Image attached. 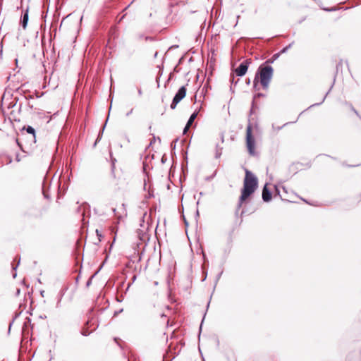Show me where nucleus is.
Returning a JSON list of instances; mask_svg holds the SVG:
<instances>
[{"label":"nucleus","instance_id":"nucleus-1","mask_svg":"<svg viewBox=\"0 0 361 361\" xmlns=\"http://www.w3.org/2000/svg\"><path fill=\"white\" fill-rule=\"evenodd\" d=\"M257 179L255 176L246 169L243 188L238 204V208L241 207L243 202H245L255 191L257 188Z\"/></svg>","mask_w":361,"mask_h":361},{"label":"nucleus","instance_id":"nucleus-2","mask_svg":"<svg viewBox=\"0 0 361 361\" xmlns=\"http://www.w3.org/2000/svg\"><path fill=\"white\" fill-rule=\"evenodd\" d=\"M274 70L273 68L270 66H260L258 68L257 74L256 75L253 83L254 87L256 89L259 78L258 75H259V80L262 86L264 89H267L269 85V82L273 76Z\"/></svg>","mask_w":361,"mask_h":361},{"label":"nucleus","instance_id":"nucleus-3","mask_svg":"<svg viewBox=\"0 0 361 361\" xmlns=\"http://www.w3.org/2000/svg\"><path fill=\"white\" fill-rule=\"evenodd\" d=\"M246 145L248 152L252 156H255L257 152H255V140L252 135V126L250 123L248 124L246 129Z\"/></svg>","mask_w":361,"mask_h":361},{"label":"nucleus","instance_id":"nucleus-4","mask_svg":"<svg viewBox=\"0 0 361 361\" xmlns=\"http://www.w3.org/2000/svg\"><path fill=\"white\" fill-rule=\"evenodd\" d=\"M186 95V88L185 86H182L179 88L176 94H175L173 101L171 104V109H175L177 104L185 97Z\"/></svg>","mask_w":361,"mask_h":361},{"label":"nucleus","instance_id":"nucleus-5","mask_svg":"<svg viewBox=\"0 0 361 361\" xmlns=\"http://www.w3.org/2000/svg\"><path fill=\"white\" fill-rule=\"evenodd\" d=\"M252 61L250 59H246L243 61L239 66L235 69V72L238 76L242 77L245 75L249 65L251 63Z\"/></svg>","mask_w":361,"mask_h":361},{"label":"nucleus","instance_id":"nucleus-6","mask_svg":"<svg viewBox=\"0 0 361 361\" xmlns=\"http://www.w3.org/2000/svg\"><path fill=\"white\" fill-rule=\"evenodd\" d=\"M271 198V194L265 185L262 190V199L264 202H268Z\"/></svg>","mask_w":361,"mask_h":361},{"label":"nucleus","instance_id":"nucleus-7","mask_svg":"<svg viewBox=\"0 0 361 361\" xmlns=\"http://www.w3.org/2000/svg\"><path fill=\"white\" fill-rule=\"evenodd\" d=\"M27 21H28V13H27V11L24 13L23 16V18L21 20V25L22 27L25 29L27 26Z\"/></svg>","mask_w":361,"mask_h":361},{"label":"nucleus","instance_id":"nucleus-8","mask_svg":"<svg viewBox=\"0 0 361 361\" xmlns=\"http://www.w3.org/2000/svg\"><path fill=\"white\" fill-rule=\"evenodd\" d=\"M197 116V112H194L193 114H192L187 122V126H191L192 124L193 121H195V119L196 118Z\"/></svg>","mask_w":361,"mask_h":361},{"label":"nucleus","instance_id":"nucleus-9","mask_svg":"<svg viewBox=\"0 0 361 361\" xmlns=\"http://www.w3.org/2000/svg\"><path fill=\"white\" fill-rule=\"evenodd\" d=\"M222 154V147L219 145H216L215 158L219 159Z\"/></svg>","mask_w":361,"mask_h":361},{"label":"nucleus","instance_id":"nucleus-10","mask_svg":"<svg viewBox=\"0 0 361 361\" xmlns=\"http://www.w3.org/2000/svg\"><path fill=\"white\" fill-rule=\"evenodd\" d=\"M26 131H27L28 133H30V134H32V135H35V129H34L32 127H31V126H27V127L26 128Z\"/></svg>","mask_w":361,"mask_h":361},{"label":"nucleus","instance_id":"nucleus-11","mask_svg":"<svg viewBox=\"0 0 361 361\" xmlns=\"http://www.w3.org/2000/svg\"><path fill=\"white\" fill-rule=\"evenodd\" d=\"M42 192H43V195L45 198H49V195L48 193V192L45 189V185L44 184L43 185V188H42Z\"/></svg>","mask_w":361,"mask_h":361},{"label":"nucleus","instance_id":"nucleus-12","mask_svg":"<svg viewBox=\"0 0 361 361\" xmlns=\"http://www.w3.org/2000/svg\"><path fill=\"white\" fill-rule=\"evenodd\" d=\"M293 42L289 44L288 46L284 47L281 51V53H286L293 45Z\"/></svg>","mask_w":361,"mask_h":361},{"label":"nucleus","instance_id":"nucleus-13","mask_svg":"<svg viewBox=\"0 0 361 361\" xmlns=\"http://www.w3.org/2000/svg\"><path fill=\"white\" fill-rule=\"evenodd\" d=\"M190 126H185V127L183 129V133H186V132L188 130V129L190 128Z\"/></svg>","mask_w":361,"mask_h":361},{"label":"nucleus","instance_id":"nucleus-14","mask_svg":"<svg viewBox=\"0 0 361 361\" xmlns=\"http://www.w3.org/2000/svg\"><path fill=\"white\" fill-rule=\"evenodd\" d=\"M325 98H326V96H324V97H323V99H322V101H321L319 103L315 104V105H319V104H321L324 101ZM312 106H314V104H313Z\"/></svg>","mask_w":361,"mask_h":361},{"label":"nucleus","instance_id":"nucleus-15","mask_svg":"<svg viewBox=\"0 0 361 361\" xmlns=\"http://www.w3.org/2000/svg\"><path fill=\"white\" fill-rule=\"evenodd\" d=\"M262 96H263V94L262 93H258V94H255L254 97V100L256 99V97H262Z\"/></svg>","mask_w":361,"mask_h":361},{"label":"nucleus","instance_id":"nucleus-16","mask_svg":"<svg viewBox=\"0 0 361 361\" xmlns=\"http://www.w3.org/2000/svg\"><path fill=\"white\" fill-rule=\"evenodd\" d=\"M146 238L147 237L145 234H143L142 237H140L141 240H145Z\"/></svg>","mask_w":361,"mask_h":361},{"label":"nucleus","instance_id":"nucleus-17","mask_svg":"<svg viewBox=\"0 0 361 361\" xmlns=\"http://www.w3.org/2000/svg\"><path fill=\"white\" fill-rule=\"evenodd\" d=\"M82 334L84 335V336H87L90 333L89 332H87L86 331L83 330L82 331Z\"/></svg>","mask_w":361,"mask_h":361},{"label":"nucleus","instance_id":"nucleus-18","mask_svg":"<svg viewBox=\"0 0 361 361\" xmlns=\"http://www.w3.org/2000/svg\"><path fill=\"white\" fill-rule=\"evenodd\" d=\"M66 18H67V17L63 18L62 21H61V26L62 25V24H63V23H65Z\"/></svg>","mask_w":361,"mask_h":361},{"label":"nucleus","instance_id":"nucleus-19","mask_svg":"<svg viewBox=\"0 0 361 361\" xmlns=\"http://www.w3.org/2000/svg\"><path fill=\"white\" fill-rule=\"evenodd\" d=\"M133 110V109H132L129 112H128V113L126 114V116H130V115L132 114Z\"/></svg>","mask_w":361,"mask_h":361},{"label":"nucleus","instance_id":"nucleus-20","mask_svg":"<svg viewBox=\"0 0 361 361\" xmlns=\"http://www.w3.org/2000/svg\"><path fill=\"white\" fill-rule=\"evenodd\" d=\"M19 263H20V259L18 260L17 265H16V267H13V269L14 270H16V267H18V265L19 264Z\"/></svg>","mask_w":361,"mask_h":361},{"label":"nucleus","instance_id":"nucleus-21","mask_svg":"<svg viewBox=\"0 0 361 361\" xmlns=\"http://www.w3.org/2000/svg\"><path fill=\"white\" fill-rule=\"evenodd\" d=\"M20 290L19 288H18L16 290V295H19L20 294Z\"/></svg>","mask_w":361,"mask_h":361},{"label":"nucleus","instance_id":"nucleus-22","mask_svg":"<svg viewBox=\"0 0 361 361\" xmlns=\"http://www.w3.org/2000/svg\"><path fill=\"white\" fill-rule=\"evenodd\" d=\"M138 94H139V95H141V94H142V90H141V89H138Z\"/></svg>","mask_w":361,"mask_h":361},{"label":"nucleus","instance_id":"nucleus-23","mask_svg":"<svg viewBox=\"0 0 361 361\" xmlns=\"http://www.w3.org/2000/svg\"><path fill=\"white\" fill-rule=\"evenodd\" d=\"M96 232H97V234L99 237H101L102 235L99 233V231L98 230H96Z\"/></svg>","mask_w":361,"mask_h":361},{"label":"nucleus","instance_id":"nucleus-24","mask_svg":"<svg viewBox=\"0 0 361 361\" xmlns=\"http://www.w3.org/2000/svg\"><path fill=\"white\" fill-rule=\"evenodd\" d=\"M78 278H79V276H77L75 277V280H76V281H78Z\"/></svg>","mask_w":361,"mask_h":361},{"label":"nucleus","instance_id":"nucleus-25","mask_svg":"<svg viewBox=\"0 0 361 361\" xmlns=\"http://www.w3.org/2000/svg\"><path fill=\"white\" fill-rule=\"evenodd\" d=\"M13 278H16V273H14V274H13Z\"/></svg>","mask_w":361,"mask_h":361},{"label":"nucleus","instance_id":"nucleus-26","mask_svg":"<svg viewBox=\"0 0 361 361\" xmlns=\"http://www.w3.org/2000/svg\"><path fill=\"white\" fill-rule=\"evenodd\" d=\"M250 82V79L247 80V83L249 84Z\"/></svg>","mask_w":361,"mask_h":361},{"label":"nucleus","instance_id":"nucleus-27","mask_svg":"<svg viewBox=\"0 0 361 361\" xmlns=\"http://www.w3.org/2000/svg\"><path fill=\"white\" fill-rule=\"evenodd\" d=\"M278 56H279V54H276L274 55V57L276 58Z\"/></svg>","mask_w":361,"mask_h":361},{"label":"nucleus","instance_id":"nucleus-28","mask_svg":"<svg viewBox=\"0 0 361 361\" xmlns=\"http://www.w3.org/2000/svg\"><path fill=\"white\" fill-rule=\"evenodd\" d=\"M68 122V117L66 119V123Z\"/></svg>","mask_w":361,"mask_h":361},{"label":"nucleus","instance_id":"nucleus-29","mask_svg":"<svg viewBox=\"0 0 361 361\" xmlns=\"http://www.w3.org/2000/svg\"><path fill=\"white\" fill-rule=\"evenodd\" d=\"M353 111H355V113L357 114V111H355V109H353Z\"/></svg>","mask_w":361,"mask_h":361},{"label":"nucleus","instance_id":"nucleus-30","mask_svg":"<svg viewBox=\"0 0 361 361\" xmlns=\"http://www.w3.org/2000/svg\"><path fill=\"white\" fill-rule=\"evenodd\" d=\"M353 111H355V113L357 114V111H355V109H353Z\"/></svg>","mask_w":361,"mask_h":361},{"label":"nucleus","instance_id":"nucleus-31","mask_svg":"<svg viewBox=\"0 0 361 361\" xmlns=\"http://www.w3.org/2000/svg\"><path fill=\"white\" fill-rule=\"evenodd\" d=\"M114 340L117 343L118 339L116 338H114Z\"/></svg>","mask_w":361,"mask_h":361}]
</instances>
